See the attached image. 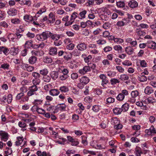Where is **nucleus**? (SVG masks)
<instances>
[{"instance_id": "nucleus-32", "label": "nucleus", "mask_w": 156, "mask_h": 156, "mask_svg": "<svg viewBox=\"0 0 156 156\" xmlns=\"http://www.w3.org/2000/svg\"><path fill=\"white\" fill-rule=\"evenodd\" d=\"M50 75L51 77L54 80H55L58 77V73L57 71H52Z\"/></svg>"}, {"instance_id": "nucleus-5", "label": "nucleus", "mask_w": 156, "mask_h": 156, "mask_svg": "<svg viewBox=\"0 0 156 156\" xmlns=\"http://www.w3.org/2000/svg\"><path fill=\"white\" fill-rule=\"evenodd\" d=\"M38 87L37 86L32 85L29 88V90L27 93L28 97L31 96L36 94V92L38 90Z\"/></svg>"}, {"instance_id": "nucleus-63", "label": "nucleus", "mask_w": 156, "mask_h": 156, "mask_svg": "<svg viewBox=\"0 0 156 156\" xmlns=\"http://www.w3.org/2000/svg\"><path fill=\"white\" fill-rule=\"evenodd\" d=\"M78 76V74L76 73H72L71 74V77L72 79L73 80H76L77 79Z\"/></svg>"}, {"instance_id": "nucleus-1", "label": "nucleus", "mask_w": 156, "mask_h": 156, "mask_svg": "<svg viewBox=\"0 0 156 156\" xmlns=\"http://www.w3.org/2000/svg\"><path fill=\"white\" fill-rule=\"evenodd\" d=\"M62 36V35L61 34H55L50 31H45L41 34L37 35L36 37L37 40L40 41L46 40L48 38L56 41L59 39Z\"/></svg>"}, {"instance_id": "nucleus-21", "label": "nucleus", "mask_w": 156, "mask_h": 156, "mask_svg": "<svg viewBox=\"0 0 156 156\" xmlns=\"http://www.w3.org/2000/svg\"><path fill=\"white\" fill-rule=\"evenodd\" d=\"M37 61V57L34 55L30 57L28 59V62L31 65L34 64Z\"/></svg>"}, {"instance_id": "nucleus-40", "label": "nucleus", "mask_w": 156, "mask_h": 156, "mask_svg": "<svg viewBox=\"0 0 156 156\" xmlns=\"http://www.w3.org/2000/svg\"><path fill=\"white\" fill-rule=\"evenodd\" d=\"M20 4L21 5H27L29 6L31 5V3L30 0H22L20 1Z\"/></svg>"}, {"instance_id": "nucleus-62", "label": "nucleus", "mask_w": 156, "mask_h": 156, "mask_svg": "<svg viewBox=\"0 0 156 156\" xmlns=\"http://www.w3.org/2000/svg\"><path fill=\"white\" fill-rule=\"evenodd\" d=\"M43 80L44 81L48 82L50 81L51 78L49 76L46 75L43 76Z\"/></svg>"}, {"instance_id": "nucleus-31", "label": "nucleus", "mask_w": 156, "mask_h": 156, "mask_svg": "<svg viewBox=\"0 0 156 156\" xmlns=\"http://www.w3.org/2000/svg\"><path fill=\"white\" fill-rule=\"evenodd\" d=\"M23 19L24 20L27 22L32 21L33 20V17L29 15H26L23 17Z\"/></svg>"}, {"instance_id": "nucleus-43", "label": "nucleus", "mask_w": 156, "mask_h": 156, "mask_svg": "<svg viewBox=\"0 0 156 156\" xmlns=\"http://www.w3.org/2000/svg\"><path fill=\"white\" fill-rule=\"evenodd\" d=\"M0 101L5 103L7 102V97L4 94L0 95Z\"/></svg>"}, {"instance_id": "nucleus-49", "label": "nucleus", "mask_w": 156, "mask_h": 156, "mask_svg": "<svg viewBox=\"0 0 156 156\" xmlns=\"http://www.w3.org/2000/svg\"><path fill=\"white\" fill-rule=\"evenodd\" d=\"M57 107L59 110L61 111H63L65 110L66 106L65 104H62L58 105Z\"/></svg>"}, {"instance_id": "nucleus-48", "label": "nucleus", "mask_w": 156, "mask_h": 156, "mask_svg": "<svg viewBox=\"0 0 156 156\" xmlns=\"http://www.w3.org/2000/svg\"><path fill=\"white\" fill-rule=\"evenodd\" d=\"M69 75L66 74H62L59 76V79L60 80L63 81L67 79L69 77Z\"/></svg>"}, {"instance_id": "nucleus-36", "label": "nucleus", "mask_w": 156, "mask_h": 156, "mask_svg": "<svg viewBox=\"0 0 156 156\" xmlns=\"http://www.w3.org/2000/svg\"><path fill=\"white\" fill-rule=\"evenodd\" d=\"M90 52L92 55H99V51L97 48H95L94 49H89Z\"/></svg>"}, {"instance_id": "nucleus-16", "label": "nucleus", "mask_w": 156, "mask_h": 156, "mask_svg": "<svg viewBox=\"0 0 156 156\" xmlns=\"http://www.w3.org/2000/svg\"><path fill=\"white\" fill-rule=\"evenodd\" d=\"M24 69H26L27 71L29 72H31L34 69L33 66H30L27 64H24L23 66Z\"/></svg>"}, {"instance_id": "nucleus-33", "label": "nucleus", "mask_w": 156, "mask_h": 156, "mask_svg": "<svg viewBox=\"0 0 156 156\" xmlns=\"http://www.w3.org/2000/svg\"><path fill=\"white\" fill-rule=\"evenodd\" d=\"M131 95L132 98H135L140 96L139 92L137 90L132 91L131 93Z\"/></svg>"}, {"instance_id": "nucleus-10", "label": "nucleus", "mask_w": 156, "mask_h": 156, "mask_svg": "<svg viewBox=\"0 0 156 156\" xmlns=\"http://www.w3.org/2000/svg\"><path fill=\"white\" fill-rule=\"evenodd\" d=\"M90 69L87 65V66H85L83 67L82 69L79 70L78 72L80 74L84 75L87 72H90Z\"/></svg>"}, {"instance_id": "nucleus-12", "label": "nucleus", "mask_w": 156, "mask_h": 156, "mask_svg": "<svg viewBox=\"0 0 156 156\" xmlns=\"http://www.w3.org/2000/svg\"><path fill=\"white\" fill-rule=\"evenodd\" d=\"M32 54L34 55L38 56H41L44 54V52L42 50H32L31 52Z\"/></svg>"}, {"instance_id": "nucleus-38", "label": "nucleus", "mask_w": 156, "mask_h": 156, "mask_svg": "<svg viewBox=\"0 0 156 156\" xmlns=\"http://www.w3.org/2000/svg\"><path fill=\"white\" fill-rule=\"evenodd\" d=\"M112 124L114 125V126L117 124H119L120 122L118 119L116 117L113 118L111 121Z\"/></svg>"}, {"instance_id": "nucleus-26", "label": "nucleus", "mask_w": 156, "mask_h": 156, "mask_svg": "<svg viewBox=\"0 0 156 156\" xmlns=\"http://www.w3.org/2000/svg\"><path fill=\"white\" fill-rule=\"evenodd\" d=\"M59 93V91L56 89H53L49 91V94L52 96L58 95Z\"/></svg>"}, {"instance_id": "nucleus-50", "label": "nucleus", "mask_w": 156, "mask_h": 156, "mask_svg": "<svg viewBox=\"0 0 156 156\" xmlns=\"http://www.w3.org/2000/svg\"><path fill=\"white\" fill-rule=\"evenodd\" d=\"M44 62L47 63H49L52 62V59L50 57L46 56L44 59Z\"/></svg>"}, {"instance_id": "nucleus-37", "label": "nucleus", "mask_w": 156, "mask_h": 156, "mask_svg": "<svg viewBox=\"0 0 156 156\" xmlns=\"http://www.w3.org/2000/svg\"><path fill=\"white\" fill-rule=\"evenodd\" d=\"M114 113L116 115L120 114L122 111L121 108H116L113 109Z\"/></svg>"}, {"instance_id": "nucleus-8", "label": "nucleus", "mask_w": 156, "mask_h": 156, "mask_svg": "<svg viewBox=\"0 0 156 156\" xmlns=\"http://www.w3.org/2000/svg\"><path fill=\"white\" fill-rule=\"evenodd\" d=\"M126 42L129 43L131 47H136L137 45V42L136 41H133V39L130 38H128L126 39Z\"/></svg>"}, {"instance_id": "nucleus-4", "label": "nucleus", "mask_w": 156, "mask_h": 156, "mask_svg": "<svg viewBox=\"0 0 156 156\" xmlns=\"http://www.w3.org/2000/svg\"><path fill=\"white\" fill-rule=\"evenodd\" d=\"M78 14L76 12H74L73 13L71 16V17L69 21L68 22H66L65 24V25L66 26H68L72 25L73 22L74 20L78 17Z\"/></svg>"}, {"instance_id": "nucleus-7", "label": "nucleus", "mask_w": 156, "mask_h": 156, "mask_svg": "<svg viewBox=\"0 0 156 156\" xmlns=\"http://www.w3.org/2000/svg\"><path fill=\"white\" fill-rule=\"evenodd\" d=\"M145 132L148 135L152 136L156 133V130L153 126H151L149 129L145 130Z\"/></svg>"}, {"instance_id": "nucleus-59", "label": "nucleus", "mask_w": 156, "mask_h": 156, "mask_svg": "<svg viewBox=\"0 0 156 156\" xmlns=\"http://www.w3.org/2000/svg\"><path fill=\"white\" fill-rule=\"evenodd\" d=\"M116 5L118 7L122 8L125 6V4L123 2L120 1L117 2Z\"/></svg>"}, {"instance_id": "nucleus-28", "label": "nucleus", "mask_w": 156, "mask_h": 156, "mask_svg": "<svg viewBox=\"0 0 156 156\" xmlns=\"http://www.w3.org/2000/svg\"><path fill=\"white\" fill-rule=\"evenodd\" d=\"M0 51H2L5 55H8L10 52L9 49L7 48L3 47H0Z\"/></svg>"}, {"instance_id": "nucleus-56", "label": "nucleus", "mask_w": 156, "mask_h": 156, "mask_svg": "<svg viewBox=\"0 0 156 156\" xmlns=\"http://www.w3.org/2000/svg\"><path fill=\"white\" fill-rule=\"evenodd\" d=\"M48 73V71L46 69H44L40 70V74L43 75V76L47 75Z\"/></svg>"}, {"instance_id": "nucleus-53", "label": "nucleus", "mask_w": 156, "mask_h": 156, "mask_svg": "<svg viewBox=\"0 0 156 156\" xmlns=\"http://www.w3.org/2000/svg\"><path fill=\"white\" fill-rule=\"evenodd\" d=\"M142 76H140L139 77V80L141 82H144L147 81V78L146 76H144L143 75H142Z\"/></svg>"}, {"instance_id": "nucleus-30", "label": "nucleus", "mask_w": 156, "mask_h": 156, "mask_svg": "<svg viewBox=\"0 0 156 156\" xmlns=\"http://www.w3.org/2000/svg\"><path fill=\"white\" fill-rule=\"evenodd\" d=\"M87 11L85 10H83L79 13V18L80 19H84L86 18V14Z\"/></svg>"}, {"instance_id": "nucleus-2", "label": "nucleus", "mask_w": 156, "mask_h": 156, "mask_svg": "<svg viewBox=\"0 0 156 156\" xmlns=\"http://www.w3.org/2000/svg\"><path fill=\"white\" fill-rule=\"evenodd\" d=\"M24 95L23 93L21 92L18 94L16 97L17 101L21 103L27 101L29 100V97H24Z\"/></svg>"}, {"instance_id": "nucleus-54", "label": "nucleus", "mask_w": 156, "mask_h": 156, "mask_svg": "<svg viewBox=\"0 0 156 156\" xmlns=\"http://www.w3.org/2000/svg\"><path fill=\"white\" fill-rule=\"evenodd\" d=\"M42 103V100L41 99H36L33 102L34 105L37 106V105H41Z\"/></svg>"}, {"instance_id": "nucleus-61", "label": "nucleus", "mask_w": 156, "mask_h": 156, "mask_svg": "<svg viewBox=\"0 0 156 156\" xmlns=\"http://www.w3.org/2000/svg\"><path fill=\"white\" fill-rule=\"evenodd\" d=\"M19 126L21 128H25L27 125L24 122H19L18 123Z\"/></svg>"}, {"instance_id": "nucleus-60", "label": "nucleus", "mask_w": 156, "mask_h": 156, "mask_svg": "<svg viewBox=\"0 0 156 156\" xmlns=\"http://www.w3.org/2000/svg\"><path fill=\"white\" fill-rule=\"evenodd\" d=\"M111 24L108 22H106L104 23L103 26V27L105 29H108L111 27Z\"/></svg>"}, {"instance_id": "nucleus-11", "label": "nucleus", "mask_w": 156, "mask_h": 156, "mask_svg": "<svg viewBox=\"0 0 156 156\" xmlns=\"http://www.w3.org/2000/svg\"><path fill=\"white\" fill-rule=\"evenodd\" d=\"M0 135L1 136V139L2 140L5 142L8 139V133L5 131H1L0 132Z\"/></svg>"}, {"instance_id": "nucleus-64", "label": "nucleus", "mask_w": 156, "mask_h": 156, "mask_svg": "<svg viewBox=\"0 0 156 156\" xmlns=\"http://www.w3.org/2000/svg\"><path fill=\"white\" fill-rule=\"evenodd\" d=\"M102 63L104 66H109L110 65V62L108 59H105L102 61Z\"/></svg>"}, {"instance_id": "nucleus-27", "label": "nucleus", "mask_w": 156, "mask_h": 156, "mask_svg": "<svg viewBox=\"0 0 156 156\" xmlns=\"http://www.w3.org/2000/svg\"><path fill=\"white\" fill-rule=\"evenodd\" d=\"M9 15L14 16L16 14L17 10L15 9H10L7 12Z\"/></svg>"}, {"instance_id": "nucleus-29", "label": "nucleus", "mask_w": 156, "mask_h": 156, "mask_svg": "<svg viewBox=\"0 0 156 156\" xmlns=\"http://www.w3.org/2000/svg\"><path fill=\"white\" fill-rule=\"evenodd\" d=\"M33 41L32 40H29L26 41L24 45L25 48H29L32 47L33 45Z\"/></svg>"}, {"instance_id": "nucleus-23", "label": "nucleus", "mask_w": 156, "mask_h": 156, "mask_svg": "<svg viewBox=\"0 0 156 156\" xmlns=\"http://www.w3.org/2000/svg\"><path fill=\"white\" fill-rule=\"evenodd\" d=\"M134 51V49L130 46L126 47L125 49V52L129 55L133 54Z\"/></svg>"}, {"instance_id": "nucleus-14", "label": "nucleus", "mask_w": 156, "mask_h": 156, "mask_svg": "<svg viewBox=\"0 0 156 156\" xmlns=\"http://www.w3.org/2000/svg\"><path fill=\"white\" fill-rule=\"evenodd\" d=\"M148 48L155 50L156 49V43L152 41H149L147 43Z\"/></svg>"}, {"instance_id": "nucleus-42", "label": "nucleus", "mask_w": 156, "mask_h": 156, "mask_svg": "<svg viewBox=\"0 0 156 156\" xmlns=\"http://www.w3.org/2000/svg\"><path fill=\"white\" fill-rule=\"evenodd\" d=\"M129 79L128 76L127 74H123L120 75V79L122 80H127Z\"/></svg>"}, {"instance_id": "nucleus-3", "label": "nucleus", "mask_w": 156, "mask_h": 156, "mask_svg": "<svg viewBox=\"0 0 156 156\" xmlns=\"http://www.w3.org/2000/svg\"><path fill=\"white\" fill-rule=\"evenodd\" d=\"M67 138L69 143H70L71 145L72 146H77L79 144V142L77 139L74 138L70 136H67Z\"/></svg>"}, {"instance_id": "nucleus-41", "label": "nucleus", "mask_w": 156, "mask_h": 156, "mask_svg": "<svg viewBox=\"0 0 156 156\" xmlns=\"http://www.w3.org/2000/svg\"><path fill=\"white\" fill-rule=\"evenodd\" d=\"M41 82L40 78H34L32 80V82L34 85H39Z\"/></svg>"}, {"instance_id": "nucleus-6", "label": "nucleus", "mask_w": 156, "mask_h": 156, "mask_svg": "<svg viewBox=\"0 0 156 156\" xmlns=\"http://www.w3.org/2000/svg\"><path fill=\"white\" fill-rule=\"evenodd\" d=\"M100 78L102 80L101 85L103 87H104L105 85L108 84L109 81L107 79V77L104 74H101L99 76Z\"/></svg>"}, {"instance_id": "nucleus-22", "label": "nucleus", "mask_w": 156, "mask_h": 156, "mask_svg": "<svg viewBox=\"0 0 156 156\" xmlns=\"http://www.w3.org/2000/svg\"><path fill=\"white\" fill-rule=\"evenodd\" d=\"M80 81L82 84H86L89 82V80L88 77L84 76L80 79Z\"/></svg>"}, {"instance_id": "nucleus-46", "label": "nucleus", "mask_w": 156, "mask_h": 156, "mask_svg": "<svg viewBox=\"0 0 156 156\" xmlns=\"http://www.w3.org/2000/svg\"><path fill=\"white\" fill-rule=\"evenodd\" d=\"M113 49L118 52H121L122 50V47L120 45H116L113 47Z\"/></svg>"}, {"instance_id": "nucleus-17", "label": "nucleus", "mask_w": 156, "mask_h": 156, "mask_svg": "<svg viewBox=\"0 0 156 156\" xmlns=\"http://www.w3.org/2000/svg\"><path fill=\"white\" fill-rule=\"evenodd\" d=\"M138 4L137 2L134 0H132L129 2L128 3L129 6L131 8H135L137 7Z\"/></svg>"}, {"instance_id": "nucleus-55", "label": "nucleus", "mask_w": 156, "mask_h": 156, "mask_svg": "<svg viewBox=\"0 0 156 156\" xmlns=\"http://www.w3.org/2000/svg\"><path fill=\"white\" fill-rule=\"evenodd\" d=\"M81 143L84 145L86 146L87 145V137L85 136H82Z\"/></svg>"}, {"instance_id": "nucleus-20", "label": "nucleus", "mask_w": 156, "mask_h": 156, "mask_svg": "<svg viewBox=\"0 0 156 156\" xmlns=\"http://www.w3.org/2000/svg\"><path fill=\"white\" fill-rule=\"evenodd\" d=\"M146 104H154L156 102L155 99L151 97H149L146 99V101H144Z\"/></svg>"}, {"instance_id": "nucleus-24", "label": "nucleus", "mask_w": 156, "mask_h": 156, "mask_svg": "<svg viewBox=\"0 0 156 156\" xmlns=\"http://www.w3.org/2000/svg\"><path fill=\"white\" fill-rule=\"evenodd\" d=\"M17 140L15 142V145L19 146L20 145L23 141V136H18L17 137Z\"/></svg>"}, {"instance_id": "nucleus-57", "label": "nucleus", "mask_w": 156, "mask_h": 156, "mask_svg": "<svg viewBox=\"0 0 156 156\" xmlns=\"http://www.w3.org/2000/svg\"><path fill=\"white\" fill-rule=\"evenodd\" d=\"M122 64L124 66H129L132 65V63L128 60H126L122 62Z\"/></svg>"}, {"instance_id": "nucleus-35", "label": "nucleus", "mask_w": 156, "mask_h": 156, "mask_svg": "<svg viewBox=\"0 0 156 156\" xmlns=\"http://www.w3.org/2000/svg\"><path fill=\"white\" fill-rule=\"evenodd\" d=\"M129 107V105L127 103H125L122 105L121 108L123 112H125L127 111Z\"/></svg>"}, {"instance_id": "nucleus-45", "label": "nucleus", "mask_w": 156, "mask_h": 156, "mask_svg": "<svg viewBox=\"0 0 156 156\" xmlns=\"http://www.w3.org/2000/svg\"><path fill=\"white\" fill-rule=\"evenodd\" d=\"M125 97L123 95L120 93L116 97V99L118 101H122L124 99Z\"/></svg>"}, {"instance_id": "nucleus-34", "label": "nucleus", "mask_w": 156, "mask_h": 156, "mask_svg": "<svg viewBox=\"0 0 156 156\" xmlns=\"http://www.w3.org/2000/svg\"><path fill=\"white\" fill-rule=\"evenodd\" d=\"M59 90L62 93L67 92L69 90L68 87L65 86H63L60 87Z\"/></svg>"}, {"instance_id": "nucleus-15", "label": "nucleus", "mask_w": 156, "mask_h": 156, "mask_svg": "<svg viewBox=\"0 0 156 156\" xmlns=\"http://www.w3.org/2000/svg\"><path fill=\"white\" fill-rule=\"evenodd\" d=\"M82 57L84 58L85 62L88 64L89 63V62L92 58V56L91 55H89L88 56H87L86 55L84 54H83Z\"/></svg>"}, {"instance_id": "nucleus-44", "label": "nucleus", "mask_w": 156, "mask_h": 156, "mask_svg": "<svg viewBox=\"0 0 156 156\" xmlns=\"http://www.w3.org/2000/svg\"><path fill=\"white\" fill-rule=\"evenodd\" d=\"M11 22L13 24H17L20 23V20L19 19L15 18L12 19L11 20Z\"/></svg>"}, {"instance_id": "nucleus-58", "label": "nucleus", "mask_w": 156, "mask_h": 156, "mask_svg": "<svg viewBox=\"0 0 156 156\" xmlns=\"http://www.w3.org/2000/svg\"><path fill=\"white\" fill-rule=\"evenodd\" d=\"M110 82L112 85H114L117 83H119V81L118 79L115 78H113L110 80Z\"/></svg>"}, {"instance_id": "nucleus-9", "label": "nucleus", "mask_w": 156, "mask_h": 156, "mask_svg": "<svg viewBox=\"0 0 156 156\" xmlns=\"http://www.w3.org/2000/svg\"><path fill=\"white\" fill-rule=\"evenodd\" d=\"M76 48L78 50L80 51H83L87 49V46L85 43L80 42L77 44Z\"/></svg>"}, {"instance_id": "nucleus-18", "label": "nucleus", "mask_w": 156, "mask_h": 156, "mask_svg": "<svg viewBox=\"0 0 156 156\" xmlns=\"http://www.w3.org/2000/svg\"><path fill=\"white\" fill-rule=\"evenodd\" d=\"M154 92V90L152 88L147 86L144 89V93L146 94L150 95Z\"/></svg>"}, {"instance_id": "nucleus-25", "label": "nucleus", "mask_w": 156, "mask_h": 156, "mask_svg": "<svg viewBox=\"0 0 156 156\" xmlns=\"http://www.w3.org/2000/svg\"><path fill=\"white\" fill-rule=\"evenodd\" d=\"M10 51L11 54L13 56H15L18 53L19 50L17 48L12 47L11 48Z\"/></svg>"}, {"instance_id": "nucleus-52", "label": "nucleus", "mask_w": 156, "mask_h": 156, "mask_svg": "<svg viewBox=\"0 0 156 156\" xmlns=\"http://www.w3.org/2000/svg\"><path fill=\"white\" fill-rule=\"evenodd\" d=\"M113 40L115 42L118 44H121L124 42L123 39L120 38H114Z\"/></svg>"}, {"instance_id": "nucleus-19", "label": "nucleus", "mask_w": 156, "mask_h": 156, "mask_svg": "<svg viewBox=\"0 0 156 156\" xmlns=\"http://www.w3.org/2000/svg\"><path fill=\"white\" fill-rule=\"evenodd\" d=\"M49 20L48 21L49 23H53L55 20V15L52 12H50L49 15Z\"/></svg>"}, {"instance_id": "nucleus-13", "label": "nucleus", "mask_w": 156, "mask_h": 156, "mask_svg": "<svg viewBox=\"0 0 156 156\" xmlns=\"http://www.w3.org/2000/svg\"><path fill=\"white\" fill-rule=\"evenodd\" d=\"M49 53L50 55L54 56L57 55V49L55 47H51L49 49Z\"/></svg>"}, {"instance_id": "nucleus-51", "label": "nucleus", "mask_w": 156, "mask_h": 156, "mask_svg": "<svg viewBox=\"0 0 156 156\" xmlns=\"http://www.w3.org/2000/svg\"><path fill=\"white\" fill-rule=\"evenodd\" d=\"M106 104H109L113 103L115 101V99L112 97H108L106 99Z\"/></svg>"}, {"instance_id": "nucleus-47", "label": "nucleus", "mask_w": 156, "mask_h": 156, "mask_svg": "<svg viewBox=\"0 0 156 156\" xmlns=\"http://www.w3.org/2000/svg\"><path fill=\"white\" fill-rule=\"evenodd\" d=\"M100 106L99 105H95L92 108V110L95 112H98L100 110Z\"/></svg>"}, {"instance_id": "nucleus-39", "label": "nucleus", "mask_w": 156, "mask_h": 156, "mask_svg": "<svg viewBox=\"0 0 156 156\" xmlns=\"http://www.w3.org/2000/svg\"><path fill=\"white\" fill-rule=\"evenodd\" d=\"M136 33L139 36H144L146 34V32L144 31L139 30L137 29L136 31Z\"/></svg>"}]
</instances>
